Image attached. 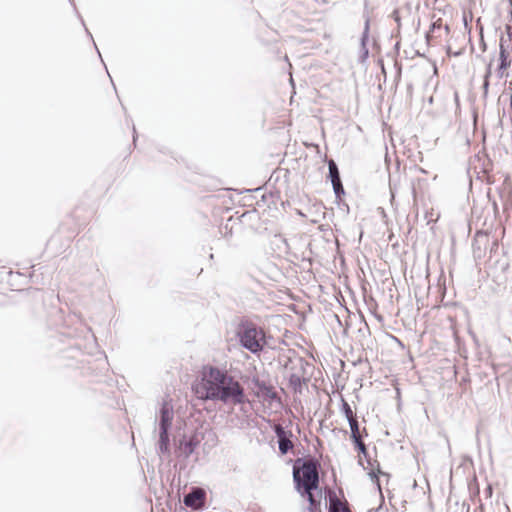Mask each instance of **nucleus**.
<instances>
[{"instance_id": "obj_9", "label": "nucleus", "mask_w": 512, "mask_h": 512, "mask_svg": "<svg viewBox=\"0 0 512 512\" xmlns=\"http://www.w3.org/2000/svg\"><path fill=\"white\" fill-rule=\"evenodd\" d=\"M328 512H351L346 500H341L336 496H330V505Z\"/></svg>"}, {"instance_id": "obj_8", "label": "nucleus", "mask_w": 512, "mask_h": 512, "mask_svg": "<svg viewBox=\"0 0 512 512\" xmlns=\"http://www.w3.org/2000/svg\"><path fill=\"white\" fill-rule=\"evenodd\" d=\"M275 431L279 437V450L282 454H286L290 449L293 448V443L286 437L285 431L280 425L276 426Z\"/></svg>"}, {"instance_id": "obj_11", "label": "nucleus", "mask_w": 512, "mask_h": 512, "mask_svg": "<svg viewBox=\"0 0 512 512\" xmlns=\"http://www.w3.org/2000/svg\"><path fill=\"white\" fill-rule=\"evenodd\" d=\"M172 419H173V414H172L171 410L164 406L161 409L160 429L165 428V429L169 430L171 423H172Z\"/></svg>"}, {"instance_id": "obj_20", "label": "nucleus", "mask_w": 512, "mask_h": 512, "mask_svg": "<svg viewBox=\"0 0 512 512\" xmlns=\"http://www.w3.org/2000/svg\"><path fill=\"white\" fill-rule=\"evenodd\" d=\"M507 30H508V34L509 36L511 35V28L510 27H507Z\"/></svg>"}, {"instance_id": "obj_12", "label": "nucleus", "mask_w": 512, "mask_h": 512, "mask_svg": "<svg viewBox=\"0 0 512 512\" xmlns=\"http://www.w3.org/2000/svg\"><path fill=\"white\" fill-rule=\"evenodd\" d=\"M353 442L355 444V447L358 450L359 461H360V463H362L363 458H367V456H368V451H367L366 445L363 441V438L353 440Z\"/></svg>"}, {"instance_id": "obj_6", "label": "nucleus", "mask_w": 512, "mask_h": 512, "mask_svg": "<svg viewBox=\"0 0 512 512\" xmlns=\"http://www.w3.org/2000/svg\"><path fill=\"white\" fill-rule=\"evenodd\" d=\"M500 51H499V59H500V65L498 67V72L500 73V76L502 77L504 75V72L510 67V60H509V53L507 51V48L504 46L503 39L500 40L499 45Z\"/></svg>"}, {"instance_id": "obj_13", "label": "nucleus", "mask_w": 512, "mask_h": 512, "mask_svg": "<svg viewBox=\"0 0 512 512\" xmlns=\"http://www.w3.org/2000/svg\"><path fill=\"white\" fill-rule=\"evenodd\" d=\"M160 450L162 452H168V446H169V435H168V429H160Z\"/></svg>"}, {"instance_id": "obj_5", "label": "nucleus", "mask_w": 512, "mask_h": 512, "mask_svg": "<svg viewBox=\"0 0 512 512\" xmlns=\"http://www.w3.org/2000/svg\"><path fill=\"white\" fill-rule=\"evenodd\" d=\"M206 500V493L202 488H194L190 493L185 495L183 502L187 507L192 509H201Z\"/></svg>"}, {"instance_id": "obj_15", "label": "nucleus", "mask_w": 512, "mask_h": 512, "mask_svg": "<svg viewBox=\"0 0 512 512\" xmlns=\"http://www.w3.org/2000/svg\"><path fill=\"white\" fill-rule=\"evenodd\" d=\"M342 410L348 422L352 421V419H357L356 414L353 412L352 408L345 400H343L342 403Z\"/></svg>"}, {"instance_id": "obj_7", "label": "nucleus", "mask_w": 512, "mask_h": 512, "mask_svg": "<svg viewBox=\"0 0 512 512\" xmlns=\"http://www.w3.org/2000/svg\"><path fill=\"white\" fill-rule=\"evenodd\" d=\"M365 459L367 464L364 465L363 462L361 464L363 465L364 469L368 472L372 480H375L377 484H379V474L382 473L380 469V464L376 460L370 459L368 456ZM378 486L380 487V485Z\"/></svg>"}, {"instance_id": "obj_10", "label": "nucleus", "mask_w": 512, "mask_h": 512, "mask_svg": "<svg viewBox=\"0 0 512 512\" xmlns=\"http://www.w3.org/2000/svg\"><path fill=\"white\" fill-rule=\"evenodd\" d=\"M349 424H350V429H351V439L352 440L363 438L364 436L368 435L366 428H363V430H360L357 419H352V421H350Z\"/></svg>"}, {"instance_id": "obj_14", "label": "nucleus", "mask_w": 512, "mask_h": 512, "mask_svg": "<svg viewBox=\"0 0 512 512\" xmlns=\"http://www.w3.org/2000/svg\"><path fill=\"white\" fill-rule=\"evenodd\" d=\"M328 166H329V174H330L332 183L341 181L340 176H339V171H338V168H337V165L335 164V162L333 160H330L328 163Z\"/></svg>"}, {"instance_id": "obj_17", "label": "nucleus", "mask_w": 512, "mask_h": 512, "mask_svg": "<svg viewBox=\"0 0 512 512\" xmlns=\"http://www.w3.org/2000/svg\"><path fill=\"white\" fill-rule=\"evenodd\" d=\"M335 194L340 197L344 193L341 181L332 183Z\"/></svg>"}, {"instance_id": "obj_18", "label": "nucleus", "mask_w": 512, "mask_h": 512, "mask_svg": "<svg viewBox=\"0 0 512 512\" xmlns=\"http://www.w3.org/2000/svg\"><path fill=\"white\" fill-rule=\"evenodd\" d=\"M475 240H476V243H478L480 241L488 242L489 238H488L487 233L477 232L476 236H475Z\"/></svg>"}, {"instance_id": "obj_2", "label": "nucleus", "mask_w": 512, "mask_h": 512, "mask_svg": "<svg viewBox=\"0 0 512 512\" xmlns=\"http://www.w3.org/2000/svg\"><path fill=\"white\" fill-rule=\"evenodd\" d=\"M225 380V373L217 368L209 367L203 371L200 381L195 383L193 390L197 398L202 400H216L219 394L220 384Z\"/></svg>"}, {"instance_id": "obj_1", "label": "nucleus", "mask_w": 512, "mask_h": 512, "mask_svg": "<svg viewBox=\"0 0 512 512\" xmlns=\"http://www.w3.org/2000/svg\"><path fill=\"white\" fill-rule=\"evenodd\" d=\"M293 478L297 491L306 496L310 508L314 509L319 505L315 499L313 491L319 487L318 463L313 459L306 460L300 467L294 466Z\"/></svg>"}, {"instance_id": "obj_16", "label": "nucleus", "mask_w": 512, "mask_h": 512, "mask_svg": "<svg viewBox=\"0 0 512 512\" xmlns=\"http://www.w3.org/2000/svg\"><path fill=\"white\" fill-rule=\"evenodd\" d=\"M491 76V69L490 67L488 68L486 74H485V77H484V83H483V89H484V93L487 94L488 93V89H489V78Z\"/></svg>"}, {"instance_id": "obj_3", "label": "nucleus", "mask_w": 512, "mask_h": 512, "mask_svg": "<svg viewBox=\"0 0 512 512\" xmlns=\"http://www.w3.org/2000/svg\"><path fill=\"white\" fill-rule=\"evenodd\" d=\"M240 341L246 349L252 353H257L263 349L265 344V333L262 329L257 328L255 324L245 322L242 324Z\"/></svg>"}, {"instance_id": "obj_19", "label": "nucleus", "mask_w": 512, "mask_h": 512, "mask_svg": "<svg viewBox=\"0 0 512 512\" xmlns=\"http://www.w3.org/2000/svg\"><path fill=\"white\" fill-rule=\"evenodd\" d=\"M440 27H441V19H439V20H437L436 22H434V23H433L432 28H431V30L429 31L428 35H427L428 39H430V37H432V35H431V34L433 33V31H434L436 28H440Z\"/></svg>"}, {"instance_id": "obj_4", "label": "nucleus", "mask_w": 512, "mask_h": 512, "mask_svg": "<svg viewBox=\"0 0 512 512\" xmlns=\"http://www.w3.org/2000/svg\"><path fill=\"white\" fill-rule=\"evenodd\" d=\"M220 396H217L216 400L223 402L231 401L234 404H240L244 402V391L238 381L232 377H228L225 374V380L220 384L219 388Z\"/></svg>"}]
</instances>
